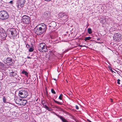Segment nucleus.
Masks as SVG:
<instances>
[{"label":"nucleus","mask_w":122,"mask_h":122,"mask_svg":"<svg viewBox=\"0 0 122 122\" xmlns=\"http://www.w3.org/2000/svg\"><path fill=\"white\" fill-rule=\"evenodd\" d=\"M33 50V49L32 47H30L29 50V51L30 52L32 51Z\"/></svg>","instance_id":"aec40b11"},{"label":"nucleus","mask_w":122,"mask_h":122,"mask_svg":"<svg viewBox=\"0 0 122 122\" xmlns=\"http://www.w3.org/2000/svg\"><path fill=\"white\" fill-rule=\"evenodd\" d=\"M59 118L61 119L63 122H68L66 120L61 116H59Z\"/></svg>","instance_id":"9b49d317"},{"label":"nucleus","mask_w":122,"mask_h":122,"mask_svg":"<svg viewBox=\"0 0 122 122\" xmlns=\"http://www.w3.org/2000/svg\"><path fill=\"white\" fill-rule=\"evenodd\" d=\"M91 37L90 36L85 37L84 39L85 41H86L87 40H89L91 39Z\"/></svg>","instance_id":"2eb2a0df"},{"label":"nucleus","mask_w":122,"mask_h":122,"mask_svg":"<svg viewBox=\"0 0 122 122\" xmlns=\"http://www.w3.org/2000/svg\"><path fill=\"white\" fill-rule=\"evenodd\" d=\"M54 80H56V79L54 78Z\"/></svg>","instance_id":"37998d69"},{"label":"nucleus","mask_w":122,"mask_h":122,"mask_svg":"<svg viewBox=\"0 0 122 122\" xmlns=\"http://www.w3.org/2000/svg\"><path fill=\"white\" fill-rule=\"evenodd\" d=\"M117 55V56L118 57H121V56H120V55H119V54H117V55Z\"/></svg>","instance_id":"2f4dec72"},{"label":"nucleus","mask_w":122,"mask_h":122,"mask_svg":"<svg viewBox=\"0 0 122 122\" xmlns=\"http://www.w3.org/2000/svg\"><path fill=\"white\" fill-rule=\"evenodd\" d=\"M21 99H18L15 100V102L17 104H20L21 103Z\"/></svg>","instance_id":"9d476101"},{"label":"nucleus","mask_w":122,"mask_h":122,"mask_svg":"<svg viewBox=\"0 0 122 122\" xmlns=\"http://www.w3.org/2000/svg\"><path fill=\"white\" fill-rule=\"evenodd\" d=\"M54 102H55L57 103L61 104V103H60V102H58L57 101L55 100L54 99Z\"/></svg>","instance_id":"a878e982"},{"label":"nucleus","mask_w":122,"mask_h":122,"mask_svg":"<svg viewBox=\"0 0 122 122\" xmlns=\"http://www.w3.org/2000/svg\"><path fill=\"white\" fill-rule=\"evenodd\" d=\"M7 33L9 35H11L13 37L16 36L17 35V32L16 29L13 28L8 29L7 31Z\"/></svg>","instance_id":"7ed1b4c3"},{"label":"nucleus","mask_w":122,"mask_h":122,"mask_svg":"<svg viewBox=\"0 0 122 122\" xmlns=\"http://www.w3.org/2000/svg\"><path fill=\"white\" fill-rule=\"evenodd\" d=\"M44 107L45 108H46V109L47 110H51V108H49V107H48L46 105H45V106L44 105Z\"/></svg>","instance_id":"a211bd4d"},{"label":"nucleus","mask_w":122,"mask_h":122,"mask_svg":"<svg viewBox=\"0 0 122 122\" xmlns=\"http://www.w3.org/2000/svg\"><path fill=\"white\" fill-rule=\"evenodd\" d=\"M97 43H99V44H101L102 43L101 42H97Z\"/></svg>","instance_id":"e433bc0d"},{"label":"nucleus","mask_w":122,"mask_h":122,"mask_svg":"<svg viewBox=\"0 0 122 122\" xmlns=\"http://www.w3.org/2000/svg\"><path fill=\"white\" fill-rule=\"evenodd\" d=\"M111 101L112 102H113V100L112 99H111Z\"/></svg>","instance_id":"4c0bfd02"},{"label":"nucleus","mask_w":122,"mask_h":122,"mask_svg":"<svg viewBox=\"0 0 122 122\" xmlns=\"http://www.w3.org/2000/svg\"><path fill=\"white\" fill-rule=\"evenodd\" d=\"M79 46L80 47H85V45H84V43H83L81 45H79Z\"/></svg>","instance_id":"393cba45"},{"label":"nucleus","mask_w":122,"mask_h":122,"mask_svg":"<svg viewBox=\"0 0 122 122\" xmlns=\"http://www.w3.org/2000/svg\"><path fill=\"white\" fill-rule=\"evenodd\" d=\"M18 95L21 98H24L27 97L28 95V93L27 91L21 90L19 91Z\"/></svg>","instance_id":"39448f33"},{"label":"nucleus","mask_w":122,"mask_h":122,"mask_svg":"<svg viewBox=\"0 0 122 122\" xmlns=\"http://www.w3.org/2000/svg\"><path fill=\"white\" fill-rule=\"evenodd\" d=\"M51 92L52 93H53V89H51Z\"/></svg>","instance_id":"c756f323"},{"label":"nucleus","mask_w":122,"mask_h":122,"mask_svg":"<svg viewBox=\"0 0 122 122\" xmlns=\"http://www.w3.org/2000/svg\"><path fill=\"white\" fill-rule=\"evenodd\" d=\"M76 109L78 110L79 109V107H78L77 105L76 106Z\"/></svg>","instance_id":"cd10ccee"},{"label":"nucleus","mask_w":122,"mask_h":122,"mask_svg":"<svg viewBox=\"0 0 122 122\" xmlns=\"http://www.w3.org/2000/svg\"><path fill=\"white\" fill-rule=\"evenodd\" d=\"M48 51V50L46 46H44V47L43 48H41L40 49V51L42 52H47Z\"/></svg>","instance_id":"1a4fd4ad"},{"label":"nucleus","mask_w":122,"mask_h":122,"mask_svg":"<svg viewBox=\"0 0 122 122\" xmlns=\"http://www.w3.org/2000/svg\"><path fill=\"white\" fill-rule=\"evenodd\" d=\"M22 73H23V74H24L26 76H27L28 75V73H27L26 71H23L22 72Z\"/></svg>","instance_id":"f3484780"},{"label":"nucleus","mask_w":122,"mask_h":122,"mask_svg":"<svg viewBox=\"0 0 122 122\" xmlns=\"http://www.w3.org/2000/svg\"><path fill=\"white\" fill-rule=\"evenodd\" d=\"M3 102L4 103H6V99L5 97H4L3 98Z\"/></svg>","instance_id":"412c9836"},{"label":"nucleus","mask_w":122,"mask_h":122,"mask_svg":"<svg viewBox=\"0 0 122 122\" xmlns=\"http://www.w3.org/2000/svg\"><path fill=\"white\" fill-rule=\"evenodd\" d=\"M75 59V58H74V59Z\"/></svg>","instance_id":"c03bdc74"},{"label":"nucleus","mask_w":122,"mask_h":122,"mask_svg":"<svg viewBox=\"0 0 122 122\" xmlns=\"http://www.w3.org/2000/svg\"><path fill=\"white\" fill-rule=\"evenodd\" d=\"M88 32L89 34H91L92 33V31L91 28H88L87 29Z\"/></svg>","instance_id":"4468645a"},{"label":"nucleus","mask_w":122,"mask_h":122,"mask_svg":"<svg viewBox=\"0 0 122 122\" xmlns=\"http://www.w3.org/2000/svg\"><path fill=\"white\" fill-rule=\"evenodd\" d=\"M27 57L28 58H30V59H31V57H30V56H28Z\"/></svg>","instance_id":"f704fd0d"},{"label":"nucleus","mask_w":122,"mask_h":122,"mask_svg":"<svg viewBox=\"0 0 122 122\" xmlns=\"http://www.w3.org/2000/svg\"><path fill=\"white\" fill-rule=\"evenodd\" d=\"M46 1H50L51 0H45Z\"/></svg>","instance_id":"58836bf2"},{"label":"nucleus","mask_w":122,"mask_h":122,"mask_svg":"<svg viewBox=\"0 0 122 122\" xmlns=\"http://www.w3.org/2000/svg\"><path fill=\"white\" fill-rule=\"evenodd\" d=\"M120 80L119 79H118L117 80V83L118 84H120Z\"/></svg>","instance_id":"b1692460"},{"label":"nucleus","mask_w":122,"mask_h":122,"mask_svg":"<svg viewBox=\"0 0 122 122\" xmlns=\"http://www.w3.org/2000/svg\"><path fill=\"white\" fill-rule=\"evenodd\" d=\"M12 61V59L10 57H8L6 59V63L11 62Z\"/></svg>","instance_id":"f8f14e48"},{"label":"nucleus","mask_w":122,"mask_h":122,"mask_svg":"<svg viewBox=\"0 0 122 122\" xmlns=\"http://www.w3.org/2000/svg\"><path fill=\"white\" fill-rule=\"evenodd\" d=\"M9 15L5 11L3 10L0 11V19L2 20L7 19L9 17Z\"/></svg>","instance_id":"f03ea898"},{"label":"nucleus","mask_w":122,"mask_h":122,"mask_svg":"<svg viewBox=\"0 0 122 122\" xmlns=\"http://www.w3.org/2000/svg\"><path fill=\"white\" fill-rule=\"evenodd\" d=\"M21 102L23 103L22 105H25L27 102L26 100H23L22 101H21Z\"/></svg>","instance_id":"dca6fc26"},{"label":"nucleus","mask_w":122,"mask_h":122,"mask_svg":"<svg viewBox=\"0 0 122 122\" xmlns=\"http://www.w3.org/2000/svg\"><path fill=\"white\" fill-rule=\"evenodd\" d=\"M109 69L111 71H112V72H113V71L112 70V68H111V67L110 68H109Z\"/></svg>","instance_id":"473e14b6"},{"label":"nucleus","mask_w":122,"mask_h":122,"mask_svg":"<svg viewBox=\"0 0 122 122\" xmlns=\"http://www.w3.org/2000/svg\"><path fill=\"white\" fill-rule=\"evenodd\" d=\"M11 73H12V74H11L10 75H11V76H15L16 74L15 73H14V72H11Z\"/></svg>","instance_id":"6ab92c4d"},{"label":"nucleus","mask_w":122,"mask_h":122,"mask_svg":"<svg viewBox=\"0 0 122 122\" xmlns=\"http://www.w3.org/2000/svg\"><path fill=\"white\" fill-rule=\"evenodd\" d=\"M30 18L27 15H24L22 17V20L24 23L28 25L30 22Z\"/></svg>","instance_id":"423d86ee"},{"label":"nucleus","mask_w":122,"mask_h":122,"mask_svg":"<svg viewBox=\"0 0 122 122\" xmlns=\"http://www.w3.org/2000/svg\"><path fill=\"white\" fill-rule=\"evenodd\" d=\"M63 96L62 94H61L59 97V98L60 100L62 99V97Z\"/></svg>","instance_id":"4be33fe9"},{"label":"nucleus","mask_w":122,"mask_h":122,"mask_svg":"<svg viewBox=\"0 0 122 122\" xmlns=\"http://www.w3.org/2000/svg\"><path fill=\"white\" fill-rule=\"evenodd\" d=\"M121 35L117 33L115 34L114 35V36L115 37V39H116V40L117 41H119L120 37H121Z\"/></svg>","instance_id":"6e6552de"},{"label":"nucleus","mask_w":122,"mask_h":122,"mask_svg":"<svg viewBox=\"0 0 122 122\" xmlns=\"http://www.w3.org/2000/svg\"><path fill=\"white\" fill-rule=\"evenodd\" d=\"M72 118L75 121H76V118L74 117H73V116L72 117Z\"/></svg>","instance_id":"7c9ffc66"},{"label":"nucleus","mask_w":122,"mask_h":122,"mask_svg":"<svg viewBox=\"0 0 122 122\" xmlns=\"http://www.w3.org/2000/svg\"><path fill=\"white\" fill-rule=\"evenodd\" d=\"M40 27L35 28L34 31L35 33L38 35H41L45 32L46 30V26L44 23L41 24L39 25Z\"/></svg>","instance_id":"f257e3e1"},{"label":"nucleus","mask_w":122,"mask_h":122,"mask_svg":"<svg viewBox=\"0 0 122 122\" xmlns=\"http://www.w3.org/2000/svg\"><path fill=\"white\" fill-rule=\"evenodd\" d=\"M9 3H10L11 4H12L13 3V2L12 1H11L9 2Z\"/></svg>","instance_id":"c85d7f7f"},{"label":"nucleus","mask_w":122,"mask_h":122,"mask_svg":"<svg viewBox=\"0 0 122 122\" xmlns=\"http://www.w3.org/2000/svg\"><path fill=\"white\" fill-rule=\"evenodd\" d=\"M58 17L60 18H62V20L64 21V22H66L68 20L67 14L66 13L60 12L59 13Z\"/></svg>","instance_id":"20e7f679"},{"label":"nucleus","mask_w":122,"mask_h":122,"mask_svg":"<svg viewBox=\"0 0 122 122\" xmlns=\"http://www.w3.org/2000/svg\"><path fill=\"white\" fill-rule=\"evenodd\" d=\"M68 51V50H66V52H65V51H64V52H65V53H66V51Z\"/></svg>","instance_id":"ea45409f"},{"label":"nucleus","mask_w":122,"mask_h":122,"mask_svg":"<svg viewBox=\"0 0 122 122\" xmlns=\"http://www.w3.org/2000/svg\"><path fill=\"white\" fill-rule=\"evenodd\" d=\"M51 38L52 39V37L51 36Z\"/></svg>","instance_id":"79ce46f5"},{"label":"nucleus","mask_w":122,"mask_h":122,"mask_svg":"<svg viewBox=\"0 0 122 122\" xmlns=\"http://www.w3.org/2000/svg\"><path fill=\"white\" fill-rule=\"evenodd\" d=\"M18 5L17 6L19 8L23 7L25 2V0H18Z\"/></svg>","instance_id":"0eeeda50"},{"label":"nucleus","mask_w":122,"mask_h":122,"mask_svg":"<svg viewBox=\"0 0 122 122\" xmlns=\"http://www.w3.org/2000/svg\"><path fill=\"white\" fill-rule=\"evenodd\" d=\"M56 93V92L54 91V94H55Z\"/></svg>","instance_id":"a19ab883"},{"label":"nucleus","mask_w":122,"mask_h":122,"mask_svg":"<svg viewBox=\"0 0 122 122\" xmlns=\"http://www.w3.org/2000/svg\"><path fill=\"white\" fill-rule=\"evenodd\" d=\"M4 65V64L0 61V67H3Z\"/></svg>","instance_id":"5701e85b"},{"label":"nucleus","mask_w":122,"mask_h":122,"mask_svg":"<svg viewBox=\"0 0 122 122\" xmlns=\"http://www.w3.org/2000/svg\"><path fill=\"white\" fill-rule=\"evenodd\" d=\"M87 120L89 122H91V121H90V120H88V119H87Z\"/></svg>","instance_id":"c9c22d12"},{"label":"nucleus","mask_w":122,"mask_h":122,"mask_svg":"<svg viewBox=\"0 0 122 122\" xmlns=\"http://www.w3.org/2000/svg\"><path fill=\"white\" fill-rule=\"evenodd\" d=\"M75 59V58H74V59Z\"/></svg>","instance_id":"a18cd8bd"},{"label":"nucleus","mask_w":122,"mask_h":122,"mask_svg":"<svg viewBox=\"0 0 122 122\" xmlns=\"http://www.w3.org/2000/svg\"><path fill=\"white\" fill-rule=\"evenodd\" d=\"M100 38H98L97 39V40L98 41L100 40Z\"/></svg>","instance_id":"72a5a7b5"},{"label":"nucleus","mask_w":122,"mask_h":122,"mask_svg":"<svg viewBox=\"0 0 122 122\" xmlns=\"http://www.w3.org/2000/svg\"><path fill=\"white\" fill-rule=\"evenodd\" d=\"M46 46V44L45 43H42L40 44V46L41 48H42L44 47V46Z\"/></svg>","instance_id":"ddd939ff"},{"label":"nucleus","mask_w":122,"mask_h":122,"mask_svg":"<svg viewBox=\"0 0 122 122\" xmlns=\"http://www.w3.org/2000/svg\"><path fill=\"white\" fill-rule=\"evenodd\" d=\"M26 47L27 48H30V45H28V44L26 45Z\"/></svg>","instance_id":"bb28decb"}]
</instances>
